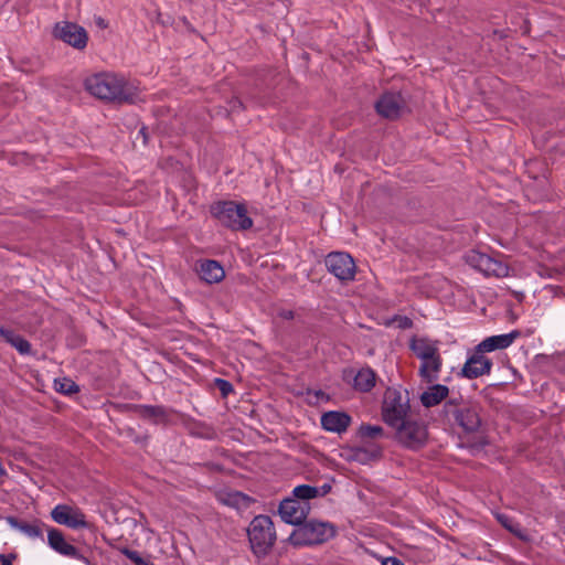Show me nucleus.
Instances as JSON below:
<instances>
[{
	"label": "nucleus",
	"mask_w": 565,
	"mask_h": 565,
	"mask_svg": "<svg viewBox=\"0 0 565 565\" xmlns=\"http://www.w3.org/2000/svg\"><path fill=\"white\" fill-rule=\"evenodd\" d=\"M215 383H216L217 388L221 391V393L224 396H226L227 394H230L233 391L232 384L226 380L216 379Z\"/></svg>",
	"instance_id": "obj_32"
},
{
	"label": "nucleus",
	"mask_w": 565,
	"mask_h": 565,
	"mask_svg": "<svg viewBox=\"0 0 565 565\" xmlns=\"http://www.w3.org/2000/svg\"><path fill=\"white\" fill-rule=\"evenodd\" d=\"M319 490V497L326 495L330 492L331 486L330 484H323L321 488H318Z\"/></svg>",
	"instance_id": "obj_36"
},
{
	"label": "nucleus",
	"mask_w": 565,
	"mask_h": 565,
	"mask_svg": "<svg viewBox=\"0 0 565 565\" xmlns=\"http://www.w3.org/2000/svg\"><path fill=\"white\" fill-rule=\"evenodd\" d=\"M337 533L335 526L329 522L309 521L300 523L288 537L289 543L295 547L319 545L333 539Z\"/></svg>",
	"instance_id": "obj_4"
},
{
	"label": "nucleus",
	"mask_w": 565,
	"mask_h": 565,
	"mask_svg": "<svg viewBox=\"0 0 565 565\" xmlns=\"http://www.w3.org/2000/svg\"><path fill=\"white\" fill-rule=\"evenodd\" d=\"M85 88L95 97L119 103H135L137 88L114 73H98L85 79Z\"/></svg>",
	"instance_id": "obj_1"
},
{
	"label": "nucleus",
	"mask_w": 565,
	"mask_h": 565,
	"mask_svg": "<svg viewBox=\"0 0 565 565\" xmlns=\"http://www.w3.org/2000/svg\"><path fill=\"white\" fill-rule=\"evenodd\" d=\"M326 266L330 274L341 281L354 279L356 266L350 254L344 252H332L326 257Z\"/></svg>",
	"instance_id": "obj_9"
},
{
	"label": "nucleus",
	"mask_w": 565,
	"mask_h": 565,
	"mask_svg": "<svg viewBox=\"0 0 565 565\" xmlns=\"http://www.w3.org/2000/svg\"><path fill=\"white\" fill-rule=\"evenodd\" d=\"M509 275V266L504 264L503 262L492 258V262L489 266V270L487 271L486 276H493V277H507Z\"/></svg>",
	"instance_id": "obj_29"
},
{
	"label": "nucleus",
	"mask_w": 565,
	"mask_h": 565,
	"mask_svg": "<svg viewBox=\"0 0 565 565\" xmlns=\"http://www.w3.org/2000/svg\"><path fill=\"white\" fill-rule=\"evenodd\" d=\"M492 258L493 257H491L484 253L478 252V250H470L466 255L467 264L470 267L482 273L484 276H486L487 271L489 270V266L492 262Z\"/></svg>",
	"instance_id": "obj_25"
},
{
	"label": "nucleus",
	"mask_w": 565,
	"mask_h": 565,
	"mask_svg": "<svg viewBox=\"0 0 565 565\" xmlns=\"http://www.w3.org/2000/svg\"><path fill=\"white\" fill-rule=\"evenodd\" d=\"M376 382V374L371 367H363L354 376L353 386L360 392H370Z\"/></svg>",
	"instance_id": "obj_22"
},
{
	"label": "nucleus",
	"mask_w": 565,
	"mask_h": 565,
	"mask_svg": "<svg viewBox=\"0 0 565 565\" xmlns=\"http://www.w3.org/2000/svg\"><path fill=\"white\" fill-rule=\"evenodd\" d=\"M409 349L420 361L418 376L422 381L427 384L437 382L443 369L439 341L427 337L415 335L409 340Z\"/></svg>",
	"instance_id": "obj_2"
},
{
	"label": "nucleus",
	"mask_w": 565,
	"mask_h": 565,
	"mask_svg": "<svg viewBox=\"0 0 565 565\" xmlns=\"http://www.w3.org/2000/svg\"><path fill=\"white\" fill-rule=\"evenodd\" d=\"M47 532V544L56 553L70 557L75 555V546L67 543L63 533L54 527H46Z\"/></svg>",
	"instance_id": "obj_19"
},
{
	"label": "nucleus",
	"mask_w": 565,
	"mask_h": 565,
	"mask_svg": "<svg viewBox=\"0 0 565 565\" xmlns=\"http://www.w3.org/2000/svg\"><path fill=\"white\" fill-rule=\"evenodd\" d=\"M54 36L62 40L77 50H83L87 45L88 35L86 30L73 22H58L54 26Z\"/></svg>",
	"instance_id": "obj_10"
},
{
	"label": "nucleus",
	"mask_w": 565,
	"mask_h": 565,
	"mask_svg": "<svg viewBox=\"0 0 565 565\" xmlns=\"http://www.w3.org/2000/svg\"><path fill=\"white\" fill-rule=\"evenodd\" d=\"M121 553L129 558L131 562H134L136 565H152L148 562H146L137 551L124 548L121 550Z\"/></svg>",
	"instance_id": "obj_31"
},
{
	"label": "nucleus",
	"mask_w": 565,
	"mask_h": 565,
	"mask_svg": "<svg viewBox=\"0 0 565 565\" xmlns=\"http://www.w3.org/2000/svg\"><path fill=\"white\" fill-rule=\"evenodd\" d=\"M383 449L376 444L364 445L354 448L353 458L361 463H367L382 457Z\"/></svg>",
	"instance_id": "obj_23"
},
{
	"label": "nucleus",
	"mask_w": 565,
	"mask_h": 565,
	"mask_svg": "<svg viewBox=\"0 0 565 565\" xmlns=\"http://www.w3.org/2000/svg\"><path fill=\"white\" fill-rule=\"evenodd\" d=\"M211 214L224 226L234 231H245L253 226L244 203L218 201L211 205Z\"/></svg>",
	"instance_id": "obj_5"
},
{
	"label": "nucleus",
	"mask_w": 565,
	"mask_h": 565,
	"mask_svg": "<svg viewBox=\"0 0 565 565\" xmlns=\"http://www.w3.org/2000/svg\"><path fill=\"white\" fill-rule=\"evenodd\" d=\"M198 270L200 277L207 284H217L225 277L223 266L218 262L212 259L200 262Z\"/></svg>",
	"instance_id": "obj_17"
},
{
	"label": "nucleus",
	"mask_w": 565,
	"mask_h": 565,
	"mask_svg": "<svg viewBox=\"0 0 565 565\" xmlns=\"http://www.w3.org/2000/svg\"><path fill=\"white\" fill-rule=\"evenodd\" d=\"M520 335L521 332L518 330H513L509 333L491 335L482 340L477 348L483 354L495 350H503L509 348Z\"/></svg>",
	"instance_id": "obj_15"
},
{
	"label": "nucleus",
	"mask_w": 565,
	"mask_h": 565,
	"mask_svg": "<svg viewBox=\"0 0 565 565\" xmlns=\"http://www.w3.org/2000/svg\"><path fill=\"white\" fill-rule=\"evenodd\" d=\"M492 361L483 355L476 347L473 353L467 359L459 372V376L468 380L488 375L492 369Z\"/></svg>",
	"instance_id": "obj_11"
},
{
	"label": "nucleus",
	"mask_w": 565,
	"mask_h": 565,
	"mask_svg": "<svg viewBox=\"0 0 565 565\" xmlns=\"http://www.w3.org/2000/svg\"><path fill=\"white\" fill-rule=\"evenodd\" d=\"M8 523L11 525V527L20 531L24 535H26L30 539H40L44 540L43 536V530H46V525L42 522L35 521L33 523L29 522H22L13 516H9L7 519Z\"/></svg>",
	"instance_id": "obj_20"
},
{
	"label": "nucleus",
	"mask_w": 565,
	"mask_h": 565,
	"mask_svg": "<svg viewBox=\"0 0 565 565\" xmlns=\"http://www.w3.org/2000/svg\"><path fill=\"white\" fill-rule=\"evenodd\" d=\"M411 398L407 390L388 387L384 393L382 417L390 427L411 417Z\"/></svg>",
	"instance_id": "obj_6"
},
{
	"label": "nucleus",
	"mask_w": 565,
	"mask_h": 565,
	"mask_svg": "<svg viewBox=\"0 0 565 565\" xmlns=\"http://www.w3.org/2000/svg\"><path fill=\"white\" fill-rule=\"evenodd\" d=\"M247 532L254 554L258 557L267 555L276 541V531L271 519L263 514L255 516Z\"/></svg>",
	"instance_id": "obj_7"
},
{
	"label": "nucleus",
	"mask_w": 565,
	"mask_h": 565,
	"mask_svg": "<svg viewBox=\"0 0 565 565\" xmlns=\"http://www.w3.org/2000/svg\"><path fill=\"white\" fill-rule=\"evenodd\" d=\"M292 497L280 502L279 515L288 524L298 525L306 520L310 512V499L319 497L317 487L300 484L294 488Z\"/></svg>",
	"instance_id": "obj_3"
},
{
	"label": "nucleus",
	"mask_w": 565,
	"mask_h": 565,
	"mask_svg": "<svg viewBox=\"0 0 565 565\" xmlns=\"http://www.w3.org/2000/svg\"><path fill=\"white\" fill-rule=\"evenodd\" d=\"M397 321L398 327L402 329H408L413 327V321L408 317H399Z\"/></svg>",
	"instance_id": "obj_34"
},
{
	"label": "nucleus",
	"mask_w": 565,
	"mask_h": 565,
	"mask_svg": "<svg viewBox=\"0 0 565 565\" xmlns=\"http://www.w3.org/2000/svg\"><path fill=\"white\" fill-rule=\"evenodd\" d=\"M140 415L143 418L151 419L154 424L166 423L170 419V411L161 405H142Z\"/></svg>",
	"instance_id": "obj_24"
},
{
	"label": "nucleus",
	"mask_w": 565,
	"mask_h": 565,
	"mask_svg": "<svg viewBox=\"0 0 565 565\" xmlns=\"http://www.w3.org/2000/svg\"><path fill=\"white\" fill-rule=\"evenodd\" d=\"M96 22H97V24H98L99 26H103V28H104V26H106V25H105V22H104V19H102V18H98V19L96 20Z\"/></svg>",
	"instance_id": "obj_38"
},
{
	"label": "nucleus",
	"mask_w": 565,
	"mask_h": 565,
	"mask_svg": "<svg viewBox=\"0 0 565 565\" xmlns=\"http://www.w3.org/2000/svg\"><path fill=\"white\" fill-rule=\"evenodd\" d=\"M54 388L56 392L65 395H72L79 391L78 385L67 377L56 379L54 381Z\"/></svg>",
	"instance_id": "obj_28"
},
{
	"label": "nucleus",
	"mask_w": 565,
	"mask_h": 565,
	"mask_svg": "<svg viewBox=\"0 0 565 565\" xmlns=\"http://www.w3.org/2000/svg\"><path fill=\"white\" fill-rule=\"evenodd\" d=\"M321 426L330 433H344L351 424V416L344 412L330 411L322 414Z\"/></svg>",
	"instance_id": "obj_16"
},
{
	"label": "nucleus",
	"mask_w": 565,
	"mask_h": 565,
	"mask_svg": "<svg viewBox=\"0 0 565 565\" xmlns=\"http://www.w3.org/2000/svg\"><path fill=\"white\" fill-rule=\"evenodd\" d=\"M375 108L382 117L396 119L406 110V102L401 93L387 92L376 102Z\"/></svg>",
	"instance_id": "obj_12"
},
{
	"label": "nucleus",
	"mask_w": 565,
	"mask_h": 565,
	"mask_svg": "<svg viewBox=\"0 0 565 565\" xmlns=\"http://www.w3.org/2000/svg\"><path fill=\"white\" fill-rule=\"evenodd\" d=\"M454 418L456 424L467 434L477 433L482 423L480 407L477 405H466L456 409Z\"/></svg>",
	"instance_id": "obj_14"
},
{
	"label": "nucleus",
	"mask_w": 565,
	"mask_h": 565,
	"mask_svg": "<svg viewBox=\"0 0 565 565\" xmlns=\"http://www.w3.org/2000/svg\"><path fill=\"white\" fill-rule=\"evenodd\" d=\"M0 337L3 338L20 354H22V355L31 354V344L22 335L15 333L14 331H12L10 329L0 328Z\"/></svg>",
	"instance_id": "obj_21"
},
{
	"label": "nucleus",
	"mask_w": 565,
	"mask_h": 565,
	"mask_svg": "<svg viewBox=\"0 0 565 565\" xmlns=\"http://www.w3.org/2000/svg\"><path fill=\"white\" fill-rule=\"evenodd\" d=\"M382 565H404V563L396 557H387L382 562Z\"/></svg>",
	"instance_id": "obj_35"
},
{
	"label": "nucleus",
	"mask_w": 565,
	"mask_h": 565,
	"mask_svg": "<svg viewBox=\"0 0 565 565\" xmlns=\"http://www.w3.org/2000/svg\"><path fill=\"white\" fill-rule=\"evenodd\" d=\"M280 316L285 319H292L294 312L291 310H284Z\"/></svg>",
	"instance_id": "obj_37"
},
{
	"label": "nucleus",
	"mask_w": 565,
	"mask_h": 565,
	"mask_svg": "<svg viewBox=\"0 0 565 565\" xmlns=\"http://www.w3.org/2000/svg\"><path fill=\"white\" fill-rule=\"evenodd\" d=\"M18 555L14 553L10 554H0V564L1 565H12L13 561L17 559Z\"/></svg>",
	"instance_id": "obj_33"
},
{
	"label": "nucleus",
	"mask_w": 565,
	"mask_h": 565,
	"mask_svg": "<svg viewBox=\"0 0 565 565\" xmlns=\"http://www.w3.org/2000/svg\"><path fill=\"white\" fill-rule=\"evenodd\" d=\"M222 501L224 504L235 509H246L249 507L252 499L239 491H232L223 494Z\"/></svg>",
	"instance_id": "obj_26"
},
{
	"label": "nucleus",
	"mask_w": 565,
	"mask_h": 565,
	"mask_svg": "<svg viewBox=\"0 0 565 565\" xmlns=\"http://www.w3.org/2000/svg\"><path fill=\"white\" fill-rule=\"evenodd\" d=\"M391 428L394 429V440L408 450H419L427 443L428 429L419 419L408 417Z\"/></svg>",
	"instance_id": "obj_8"
},
{
	"label": "nucleus",
	"mask_w": 565,
	"mask_h": 565,
	"mask_svg": "<svg viewBox=\"0 0 565 565\" xmlns=\"http://www.w3.org/2000/svg\"><path fill=\"white\" fill-rule=\"evenodd\" d=\"M497 520L510 532L520 535V525L505 514H498Z\"/></svg>",
	"instance_id": "obj_30"
},
{
	"label": "nucleus",
	"mask_w": 565,
	"mask_h": 565,
	"mask_svg": "<svg viewBox=\"0 0 565 565\" xmlns=\"http://www.w3.org/2000/svg\"><path fill=\"white\" fill-rule=\"evenodd\" d=\"M358 434L362 439H376L384 436V429L379 425L362 424Z\"/></svg>",
	"instance_id": "obj_27"
},
{
	"label": "nucleus",
	"mask_w": 565,
	"mask_h": 565,
	"mask_svg": "<svg viewBox=\"0 0 565 565\" xmlns=\"http://www.w3.org/2000/svg\"><path fill=\"white\" fill-rule=\"evenodd\" d=\"M448 386L435 383L433 385H429L427 390L420 394L419 401L424 407L430 408L439 405L443 401H445L448 397Z\"/></svg>",
	"instance_id": "obj_18"
},
{
	"label": "nucleus",
	"mask_w": 565,
	"mask_h": 565,
	"mask_svg": "<svg viewBox=\"0 0 565 565\" xmlns=\"http://www.w3.org/2000/svg\"><path fill=\"white\" fill-rule=\"evenodd\" d=\"M51 518L54 522L68 526L71 529L86 527L87 522L84 513L77 509L67 504H57L51 511Z\"/></svg>",
	"instance_id": "obj_13"
}]
</instances>
